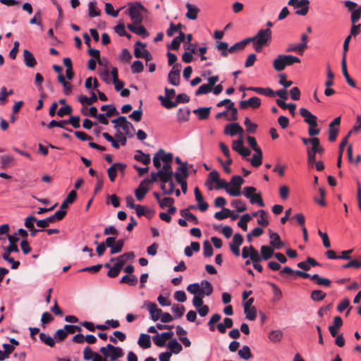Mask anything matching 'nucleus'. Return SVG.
<instances>
[{
	"instance_id": "obj_57",
	"label": "nucleus",
	"mask_w": 361,
	"mask_h": 361,
	"mask_svg": "<svg viewBox=\"0 0 361 361\" xmlns=\"http://www.w3.org/2000/svg\"><path fill=\"white\" fill-rule=\"evenodd\" d=\"M203 255L205 257H209L212 256L214 250L211 243L208 240H205L203 243Z\"/></svg>"
},
{
	"instance_id": "obj_18",
	"label": "nucleus",
	"mask_w": 361,
	"mask_h": 361,
	"mask_svg": "<svg viewBox=\"0 0 361 361\" xmlns=\"http://www.w3.org/2000/svg\"><path fill=\"white\" fill-rule=\"evenodd\" d=\"M270 245L272 247L280 249L283 246V243L281 241L280 236L278 233L272 232L269 230Z\"/></svg>"
},
{
	"instance_id": "obj_30",
	"label": "nucleus",
	"mask_w": 361,
	"mask_h": 361,
	"mask_svg": "<svg viewBox=\"0 0 361 361\" xmlns=\"http://www.w3.org/2000/svg\"><path fill=\"white\" fill-rule=\"evenodd\" d=\"M127 27L131 32H133L137 35H141L144 37L148 36V32L142 25L136 27L134 25L128 24L127 25Z\"/></svg>"
},
{
	"instance_id": "obj_20",
	"label": "nucleus",
	"mask_w": 361,
	"mask_h": 361,
	"mask_svg": "<svg viewBox=\"0 0 361 361\" xmlns=\"http://www.w3.org/2000/svg\"><path fill=\"white\" fill-rule=\"evenodd\" d=\"M24 63L29 68H35L37 64L34 55L28 50L24 49Z\"/></svg>"
},
{
	"instance_id": "obj_47",
	"label": "nucleus",
	"mask_w": 361,
	"mask_h": 361,
	"mask_svg": "<svg viewBox=\"0 0 361 361\" xmlns=\"http://www.w3.org/2000/svg\"><path fill=\"white\" fill-rule=\"evenodd\" d=\"M11 252H8V250H5L4 252L2 255V257L4 259L6 260L7 262L11 263V268L12 269H17L20 265L19 261H15L13 257H10V254Z\"/></svg>"
},
{
	"instance_id": "obj_61",
	"label": "nucleus",
	"mask_w": 361,
	"mask_h": 361,
	"mask_svg": "<svg viewBox=\"0 0 361 361\" xmlns=\"http://www.w3.org/2000/svg\"><path fill=\"white\" fill-rule=\"evenodd\" d=\"M231 204L236 208V211L239 213L243 212L247 209L246 205L240 200H234Z\"/></svg>"
},
{
	"instance_id": "obj_43",
	"label": "nucleus",
	"mask_w": 361,
	"mask_h": 361,
	"mask_svg": "<svg viewBox=\"0 0 361 361\" xmlns=\"http://www.w3.org/2000/svg\"><path fill=\"white\" fill-rule=\"evenodd\" d=\"M39 336L41 341L42 343H44V344H46L47 345L51 347V348L55 345L56 342L54 341V338H52L51 336H50L44 333H40Z\"/></svg>"
},
{
	"instance_id": "obj_36",
	"label": "nucleus",
	"mask_w": 361,
	"mask_h": 361,
	"mask_svg": "<svg viewBox=\"0 0 361 361\" xmlns=\"http://www.w3.org/2000/svg\"><path fill=\"white\" fill-rule=\"evenodd\" d=\"M77 197V192L75 190H71L68 195H67L66 198L64 200V201L61 204V209H66L69 204H72Z\"/></svg>"
},
{
	"instance_id": "obj_42",
	"label": "nucleus",
	"mask_w": 361,
	"mask_h": 361,
	"mask_svg": "<svg viewBox=\"0 0 361 361\" xmlns=\"http://www.w3.org/2000/svg\"><path fill=\"white\" fill-rule=\"evenodd\" d=\"M124 240L123 239H118L116 240L114 245L110 247V253L111 255H114L116 253L120 252L124 245Z\"/></svg>"
},
{
	"instance_id": "obj_26",
	"label": "nucleus",
	"mask_w": 361,
	"mask_h": 361,
	"mask_svg": "<svg viewBox=\"0 0 361 361\" xmlns=\"http://www.w3.org/2000/svg\"><path fill=\"white\" fill-rule=\"evenodd\" d=\"M138 345L143 349L151 347L150 336L146 334H141L137 341Z\"/></svg>"
},
{
	"instance_id": "obj_54",
	"label": "nucleus",
	"mask_w": 361,
	"mask_h": 361,
	"mask_svg": "<svg viewBox=\"0 0 361 361\" xmlns=\"http://www.w3.org/2000/svg\"><path fill=\"white\" fill-rule=\"evenodd\" d=\"M135 255L133 252H126L116 257V262L120 263L121 262L123 267L128 259H133Z\"/></svg>"
},
{
	"instance_id": "obj_62",
	"label": "nucleus",
	"mask_w": 361,
	"mask_h": 361,
	"mask_svg": "<svg viewBox=\"0 0 361 361\" xmlns=\"http://www.w3.org/2000/svg\"><path fill=\"white\" fill-rule=\"evenodd\" d=\"M144 70V66L140 61H135L131 65L132 73H140Z\"/></svg>"
},
{
	"instance_id": "obj_27",
	"label": "nucleus",
	"mask_w": 361,
	"mask_h": 361,
	"mask_svg": "<svg viewBox=\"0 0 361 361\" xmlns=\"http://www.w3.org/2000/svg\"><path fill=\"white\" fill-rule=\"evenodd\" d=\"M13 93V90H7L6 86L1 87L0 89V105H4L8 101V97Z\"/></svg>"
},
{
	"instance_id": "obj_63",
	"label": "nucleus",
	"mask_w": 361,
	"mask_h": 361,
	"mask_svg": "<svg viewBox=\"0 0 361 361\" xmlns=\"http://www.w3.org/2000/svg\"><path fill=\"white\" fill-rule=\"evenodd\" d=\"M171 310L176 314V317L180 318L184 314L185 310L183 305L174 304L171 307Z\"/></svg>"
},
{
	"instance_id": "obj_24",
	"label": "nucleus",
	"mask_w": 361,
	"mask_h": 361,
	"mask_svg": "<svg viewBox=\"0 0 361 361\" xmlns=\"http://www.w3.org/2000/svg\"><path fill=\"white\" fill-rule=\"evenodd\" d=\"M311 280L314 281L318 286L324 287H330L331 284V280L321 277L317 274L312 275Z\"/></svg>"
},
{
	"instance_id": "obj_1",
	"label": "nucleus",
	"mask_w": 361,
	"mask_h": 361,
	"mask_svg": "<svg viewBox=\"0 0 361 361\" xmlns=\"http://www.w3.org/2000/svg\"><path fill=\"white\" fill-rule=\"evenodd\" d=\"M100 353L104 355V358L109 357L111 361H116L124 355L121 348L116 347L111 344H107L106 346L102 347Z\"/></svg>"
},
{
	"instance_id": "obj_7",
	"label": "nucleus",
	"mask_w": 361,
	"mask_h": 361,
	"mask_svg": "<svg viewBox=\"0 0 361 361\" xmlns=\"http://www.w3.org/2000/svg\"><path fill=\"white\" fill-rule=\"evenodd\" d=\"M126 164L123 163H114L108 169V176L111 182H114L117 176V171L123 172L126 169Z\"/></svg>"
},
{
	"instance_id": "obj_29",
	"label": "nucleus",
	"mask_w": 361,
	"mask_h": 361,
	"mask_svg": "<svg viewBox=\"0 0 361 361\" xmlns=\"http://www.w3.org/2000/svg\"><path fill=\"white\" fill-rule=\"evenodd\" d=\"M97 2L94 0L91 1L88 4V15L90 18L99 16L101 11L97 8Z\"/></svg>"
},
{
	"instance_id": "obj_4",
	"label": "nucleus",
	"mask_w": 361,
	"mask_h": 361,
	"mask_svg": "<svg viewBox=\"0 0 361 361\" xmlns=\"http://www.w3.org/2000/svg\"><path fill=\"white\" fill-rule=\"evenodd\" d=\"M309 0H289L288 2V6H293L294 8L301 7V9L297 10L295 11V14L302 16L307 15L309 11Z\"/></svg>"
},
{
	"instance_id": "obj_39",
	"label": "nucleus",
	"mask_w": 361,
	"mask_h": 361,
	"mask_svg": "<svg viewBox=\"0 0 361 361\" xmlns=\"http://www.w3.org/2000/svg\"><path fill=\"white\" fill-rule=\"evenodd\" d=\"M122 269V262H116L115 264L108 271L107 276L111 278H114L118 276L121 270Z\"/></svg>"
},
{
	"instance_id": "obj_38",
	"label": "nucleus",
	"mask_w": 361,
	"mask_h": 361,
	"mask_svg": "<svg viewBox=\"0 0 361 361\" xmlns=\"http://www.w3.org/2000/svg\"><path fill=\"white\" fill-rule=\"evenodd\" d=\"M157 154L164 164L172 163L173 154L171 153H166L163 149H159Z\"/></svg>"
},
{
	"instance_id": "obj_13",
	"label": "nucleus",
	"mask_w": 361,
	"mask_h": 361,
	"mask_svg": "<svg viewBox=\"0 0 361 361\" xmlns=\"http://www.w3.org/2000/svg\"><path fill=\"white\" fill-rule=\"evenodd\" d=\"M243 243V238L241 234L235 233L233 235V240L230 243V249L235 256L240 255L239 247Z\"/></svg>"
},
{
	"instance_id": "obj_22",
	"label": "nucleus",
	"mask_w": 361,
	"mask_h": 361,
	"mask_svg": "<svg viewBox=\"0 0 361 361\" xmlns=\"http://www.w3.org/2000/svg\"><path fill=\"white\" fill-rule=\"evenodd\" d=\"M134 159L145 165L149 164L151 161L150 155L149 154L143 153L141 150H137L135 152Z\"/></svg>"
},
{
	"instance_id": "obj_35",
	"label": "nucleus",
	"mask_w": 361,
	"mask_h": 361,
	"mask_svg": "<svg viewBox=\"0 0 361 361\" xmlns=\"http://www.w3.org/2000/svg\"><path fill=\"white\" fill-rule=\"evenodd\" d=\"M255 152H256V154H255L252 156V159H250V163L252 166L259 167L262 163V157H263L262 151L261 149V150L256 151Z\"/></svg>"
},
{
	"instance_id": "obj_46",
	"label": "nucleus",
	"mask_w": 361,
	"mask_h": 361,
	"mask_svg": "<svg viewBox=\"0 0 361 361\" xmlns=\"http://www.w3.org/2000/svg\"><path fill=\"white\" fill-rule=\"evenodd\" d=\"M238 355L243 360H249L252 357L250 349L247 345H243L238 352Z\"/></svg>"
},
{
	"instance_id": "obj_16",
	"label": "nucleus",
	"mask_w": 361,
	"mask_h": 361,
	"mask_svg": "<svg viewBox=\"0 0 361 361\" xmlns=\"http://www.w3.org/2000/svg\"><path fill=\"white\" fill-rule=\"evenodd\" d=\"M280 274L281 275H283L285 274H295V275H297V276H298L300 277H302L303 279H308L309 278V279H311V277H312V275H310V274H308L307 272L299 271V270L294 271L293 269H291L289 267H283V269L280 271Z\"/></svg>"
},
{
	"instance_id": "obj_8",
	"label": "nucleus",
	"mask_w": 361,
	"mask_h": 361,
	"mask_svg": "<svg viewBox=\"0 0 361 361\" xmlns=\"http://www.w3.org/2000/svg\"><path fill=\"white\" fill-rule=\"evenodd\" d=\"M150 181L149 179L145 178L142 180L137 188L135 190V195L137 200L141 201L145 197V195L149 191V185Z\"/></svg>"
},
{
	"instance_id": "obj_10",
	"label": "nucleus",
	"mask_w": 361,
	"mask_h": 361,
	"mask_svg": "<svg viewBox=\"0 0 361 361\" xmlns=\"http://www.w3.org/2000/svg\"><path fill=\"white\" fill-rule=\"evenodd\" d=\"M143 306H146L153 321H157L160 318L161 310L158 308L157 305L152 302H145Z\"/></svg>"
},
{
	"instance_id": "obj_2",
	"label": "nucleus",
	"mask_w": 361,
	"mask_h": 361,
	"mask_svg": "<svg viewBox=\"0 0 361 361\" xmlns=\"http://www.w3.org/2000/svg\"><path fill=\"white\" fill-rule=\"evenodd\" d=\"M128 14L135 24H139L142 21V12H146L145 8L139 2L131 4L128 9Z\"/></svg>"
},
{
	"instance_id": "obj_50",
	"label": "nucleus",
	"mask_w": 361,
	"mask_h": 361,
	"mask_svg": "<svg viewBox=\"0 0 361 361\" xmlns=\"http://www.w3.org/2000/svg\"><path fill=\"white\" fill-rule=\"evenodd\" d=\"M326 296V294L321 290H314L312 291L310 298L313 301H322Z\"/></svg>"
},
{
	"instance_id": "obj_21",
	"label": "nucleus",
	"mask_w": 361,
	"mask_h": 361,
	"mask_svg": "<svg viewBox=\"0 0 361 361\" xmlns=\"http://www.w3.org/2000/svg\"><path fill=\"white\" fill-rule=\"evenodd\" d=\"M341 70L342 73L346 80V82L352 87H356V83L355 82L350 78V76L348 74V69H347V62L346 59L341 61Z\"/></svg>"
},
{
	"instance_id": "obj_59",
	"label": "nucleus",
	"mask_w": 361,
	"mask_h": 361,
	"mask_svg": "<svg viewBox=\"0 0 361 361\" xmlns=\"http://www.w3.org/2000/svg\"><path fill=\"white\" fill-rule=\"evenodd\" d=\"M54 222L55 221H54V219L51 217V216H50L44 219L37 220V226L39 228H45L49 226L51 224H53Z\"/></svg>"
},
{
	"instance_id": "obj_45",
	"label": "nucleus",
	"mask_w": 361,
	"mask_h": 361,
	"mask_svg": "<svg viewBox=\"0 0 361 361\" xmlns=\"http://www.w3.org/2000/svg\"><path fill=\"white\" fill-rule=\"evenodd\" d=\"M232 210L223 207L222 210L214 214V217L218 220H223L231 216Z\"/></svg>"
},
{
	"instance_id": "obj_37",
	"label": "nucleus",
	"mask_w": 361,
	"mask_h": 361,
	"mask_svg": "<svg viewBox=\"0 0 361 361\" xmlns=\"http://www.w3.org/2000/svg\"><path fill=\"white\" fill-rule=\"evenodd\" d=\"M158 99L161 102V105L167 109H171L176 106L175 101H171V98L160 95L158 97Z\"/></svg>"
},
{
	"instance_id": "obj_31",
	"label": "nucleus",
	"mask_w": 361,
	"mask_h": 361,
	"mask_svg": "<svg viewBox=\"0 0 361 361\" xmlns=\"http://www.w3.org/2000/svg\"><path fill=\"white\" fill-rule=\"evenodd\" d=\"M250 42V39H247V38L234 44L229 48V53H234L235 51L243 50L245 47Z\"/></svg>"
},
{
	"instance_id": "obj_15",
	"label": "nucleus",
	"mask_w": 361,
	"mask_h": 361,
	"mask_svg": "<svg viewBox=\"0 0 361 361\" xmlns=\"http://www.w3.org/2000/svg\"><path fill=\"white\" fill-rule=\"evenodd\" d=\"M243 133V129L238 123L228 124L224 129V133L231 136H234L238 133L241 134Z\"/></svg>"
},
{
	"instance_id": "obj_64",
	"label": "nucleus",
	"mask_w": 361,
	"mask_h": 361,
	"mask_svg": "<svg viewBox=\"0 0 361 361\" xmlns=\"http://www.w3.org/2000/svg\"><path fill=\"white\" fill-rule=\"evenodd\" d=\"M168 80L172 85H174V86L179 85L180 74L169 73Z\"/></svg>"
},
{
	"instance_id": "obj_49",
	"label": "nucleus",
	"mask_w": 361,
	"mask_h": 361,
	"mask_svg": "<svg viewBox=\"0 0 361 361\" xmlns=\"http://www.w3.org/2000/svg\"><path fill=\"white\" fill-rule=\"evenodd\" d=\"M121 283L135 286L137 283V278L135 275H125L121 279Z\"/></svg>"
},
{
	"instance_id": "obj_5",
	"label": "nucleus",
	"mask_w": 361,
	"mask_h": 361,
	"mask_svg": "<svg viewBox=\"0 0 361 361\" xmlns=\"http://www.w3.org/2000/svg\"><path fill=\"white\" fill-rule=\"evenodd\" d=\"M271 39V30L269 28L259 30L255 37L247 38V39H250V42L257 40L264 45H267Z\"/></svg>"
},
{
	"instance_id": "obj_53",
	"label": "nucleus",
	"mask_w": 361,
	"mask_h": 361,
	"mask_svg": "<svg viewBox=\"0 0 361 361\" xmlns=\"http://www.w3.org/2000/svg\"><path fill=\"white\" fill-rule=\"evenodd\" d=\"M284 61L285 66H291L295 63H300V59L298 57L292 55H283L281 54Z\"/></svg>"
},
{
	"instance_id": "obj_52",
	"label": "nucleus",
	"mask_w": 361,
	"mask_h": 361,
	"mask_svg": "<svg viewBox=\"0 0 361 361\" xmlns=\"http://www.w3.org/2000/svg\"><path fill=\"white\" fill-rule=\"evenodd\" d=\"M283 338V332L281 330L271 331L269 334V338L272 342H279Z\"/></svg>"
},
{
	"instance_id": "obj_19",
	"label": "nucleus",
	"mask_w": 361,
	"mask_h": 361,
	"mask_svg": "<svg viewBox=\"0 0 361 361\" xmlns=\"http://www.w3.org/2000/svg\"><path fill=\"white\" fill-rule=\"evenodd\" d=\"M185 7L188 10L185 14L186 18L190 20H196L197 18V14L200 12V9L197 6L190 3H187L185 4Z\"/></svg>"
},
{
	"instance_id": "obj_25",
	"label": "nucleus",
	"mask_w": 361,
	"mask_h": 361,
	"mask_svg": "<svg viewBox=\"0 0 361 361\" xmlns=\"http://www.w3.org/2000/svg\"><path fill=\"white\" fill-rule=\"evenodd\" d=\"M260 252L264 260H268L275 254L274 252V247L268 245L261 246Z\"/></svg>"
},
{
	"instance_id": "obj_34",
	"label": "nucleus",
	"mask_w": 361,
	"mask_h": 361,
	"mask_svg": "<svg viewBox=\"0 0 361 361\" xmlns=\"http://www.w3.org/2000/svg\"><path fill=\"white\" fill-rule=\"evenodd\" d=\"M190 111L188 107L179 109L177 113L178 120L180 122L187 121L189 119Z\"/></svg>"
},
{
	"instance_id": "obj_41",
	"label": "nucleus",
	"mask_w": 361,
	"mask_h": 361,
	"mask_svg": "<svg viewBox=\"0 0 361 361\" xmlns=\"http://www.w3.org/2000/svg\"><path fill=\"white\" fill-rule=\"evenodd\" d=\"M216 49L221 52V55L224 57H227L229 53L228 44L225 42H217Z\"/></svg>"
},
{
	"instance_id": "obj_44",
	"label": "nucleus",
	"mask_w": 361,
	"mask_h": 361,
	"mask_svg": "<svg viewBox=\"0 0 361 361\" xmlns=\"http://www.w3.org/2000/svg\"><path fill=\"white\" fill-rule=\"evenodd\" d=\"M97 101V96L95 93L92 92L91 97H87V96H81L79 98V102L82 104L91 105Z\"/></svg>"
},
{
	"instance_id": "obj_3",
	"label": "nucleus",
	"mask_w": 361,
	"mask_h": 361,
	"mask_svg": "<svg viewBox=\"0 0 361 361\" xmlns=\"http://www.w3.org/2000/svg\"><path fill=\"white\" fill-rule=\"evenodd\" d=\"M256 188L252 186H248L244 188V195L250 199L251 204H257L260 207H264V203L262 198L261 194H254L256 191Z\"/></svg>"
},
{
	"instance_id": "obj_32",
	"label": "nucleus",
	"mask_w": 361,
	"mask_h": 361,
	"mask_svg": "<svg viewBox=\"0 0 361 361\" xmlns=\"http://www.w3.org/2000/svg\"><path fill=\"white\" fill-rule=\"evenodd\" d=\"M258 212H259V216L257 219V224L263 227H267L269 224V214L263 209L258 210Z\"/></svg>"
},
{
	"instance_id": "obj_33",
	"label": "nucleus",
	"mask_w": 361,
	"mask_h": 361,
	"mask_svg": "<svg viewBox=\"0 0 361 361\" xmlns=\"http://www.w3.org/2000/svg\"><path fill=\"white\" fill-rule=\"evenodd\" d=\"M168 348L170 353L174 354H178L183 350L182 345L176 339H172L168 343Z\"/></svg>"
},
{
	"instance_id": "obj_56",
	"label": "nucleus",
	"mask_w": 361,
	"mask_h": 361,
	"mask_svg": "<svg viewBox=\"0 0 361 361\" xmlns=\"http://www.w3.org/2000/svg\"><path fill=\"white\" fill-rule=\"evenodd\" d=\"M142 101H140V105L137 110L133 111L130 115L129 118L136 122H139L142 119Z\"/></svg>"
},
{
	"instance_id": "obj_6",
	"label": "nucleus",
	"mask_w": 361,
	"mask_h": 361,
	"mask_svg": "<svg viewBox=\"0 0 361 361\" xmlns=\"http://www.w3.org/2000/svg\"><path fill=\"white\" fill-rule=\"evenodd\" d=\"M18 235L23 236V228H19L13 235H8L9 245L4 248L8 252H18L16 243L19 240Z\"/></svg>"
},
{
	"instance_id": "obj_28",
	"label": "nucleus",
	"mask_w": 361,
	"mask_h": 361,
	"mask_svg": "<svg viewBox=\"0 0 361 361\" xmlns=\"http://www.w3.org/2000/svg\"><path fill=\"white\" fill-rule=\"evenodd\" d=\"M219 173H218L217 171L214 170L209 173L208 178L206 181V185H209L208 189L209 190H213V187L211 185L212 183H216V182L219 180Z\"/></svg>"
},
{
	"instance_id": "obj_40",
	"label": "nucleus",
	"mask_w": 361,
	"mask_h": 361,
	"mask_svg": "<svg viewBox=\"0 0 361 361\" xmlns=\"http://www.w3.org/2000/svg\"><path fill=\"white\" fill-rule=\"evenodd\" d=\"M250 258L252 264L259 262L262 259V255L259 254L258 251L255 249L252 245L249 247Z\"/></svg>"
},
{
	"instance_id": "obj_51",
	"label": "nucleus",
	"mask_w": 361,
	"mask_h": 361,
	"mask_svg": "<svg viewBox=\"0 0 361 361\" xmlns=\"http://www.w3.org/2000/svg\"><path fill=\"white\" fill-rule=\"evenodd\" d=\"M251 220V216L249 214H243L240 221L238 222V226L243 231H246L247 229V222Z\"/></svg>"
},
{
	"instance_id": "obj_14",
	"label": "nucleus",
	"mask_w": 361,
	"mask_h": 361,
	"mask_svg": "<svg viewBox=\"0 0 361 361\" xmlns=\"http://www.w3.org/2000/svg\"><path fill=\"white\" fill-rule=\"evenodd\" d=\"M261 105V99L257 97H252L247 100L240 101L239 106L242 109H245L250 106L252 109H257Z\"/></svg>"
},
{
	"instance_id": "obj_11",
	"label": "nucleus",
	"mask_w": 361,
	"mask_h": 361,
	"mask_svg": "<svg viewBox=\"0 0 361 361\" xmlns=\"http://www.w3.org/2000/svg\"><path fill=\"white\" fill-rule=\"evenodd\" d=\"M82 114L85 116H89L92 117L97 118L99 121L103 125H107L109 123V120L107 119V116L105 114H98L97 109L95 106H91L90 108V113H86L84 110L82 111Z\"/></svg>"
},
{
	"instance_id": "obj_23",
	"label": "nucleus",
	"mask_w": 361,
	"mask_h": 361,
	"mask_svg": "<svg viewBox=\"0 0 361 361\" xmlns=\"http://www.w3.org/2000/svg\"><path fill=\"white\" fill-rule=\"evenodd\" d=\"M211 107H200L193 110L200 120L207 119L209 116Z\"/></svg>"
},
{
	"instance_id": "obj_55",
	"label": "nucleus",
	"mask_w": 361,
	"mask_h": 361,
	"mask_svg": "<svg viewBox=\"0 0 361 361\" xmlns=\"http://www.w3.org/2000/svg\"><path fill=\"white\" fill-rule=\"evenodd\" d=\"M286 51L288 52L295 51V52H298L300 55H302L303 52L305 51L304 44H288Z\"/></svg>"
},
{
	"instance_id": "obj_17",
	"label": "nucleus",
	"mask_w": 361,
	"mask_h": 361,
	"mask_svg": "<svg viewBox=\"0 0 361 361\" xmlns=\"http://www.w3.org/2000/svg\"><path fill=\"white\" fill-rule=\"evenodd\" d=\"M200 295L202 296H209L213 293V286L212 283L207 281L202 280L200 283Z\"/></svg>"
},
{
	"instance_id": "obj_60",
	"label": "nucleus",
	"mask_w": 361,
	"mask_h": 361,
	"mask_svg": "<svg viewBox=\"0 0 361 361\" xmlns=\"http://www.w3.org/2000/svg\"><path fill=\"white\" fill-rule=\"evenodd\" d=\"M29 23L31 25L36 24V25L40 26L42 30H43L41 13L39 11H37V12H35L33 18H32L30 20Z\"/></svg>"
},
{
	"instance_id": "obj_48",
	"label": "nucleus",
	"mask_w": 361,
	"mask_h": 361,
	"mask_svg": "<svg viewBox=\"0 0 361 361\" xmlns=\"http://www.w3.org/2000/svg\"><path fill=\"white\" fill-rule=\"evenodd\" d=\"M273 66L276 71H281L284 70L286 66L281 54L279 55L277 58H276V59L274 61Z\"/></svg>"
},
{
	"instance_id": "obj_9",
	"label": "nucleus",
	"mask_w": 361,
	"mask_h": 361,
	"mask_svg": "<svg viewBox=\"0 0 361 361\" xmlns=\"http://www.w3.org/2000/svg\"><path fill=\"white\" fill-rule=\"evenodd\" d=\"M300 114L304 118V121L312 126H317V117L313 115L305 108L300 109Z\"/></svg>"
},
{
	"instance_id": "obj_12",
	"label": "nucleus",
	"mask_w": 361,
	"mask_h": 361,
	"mask_svg": "<svg viewBox=\"0 0 361 361\" xmlns=\"http://www.w3.org/2000/svg\"><path fill=\"white\" fill-rule=\"evenodd\" d=\"M37 219L34 216H29L25 218L24 226L28 229L31 236H35L38 232H42L43 229H37L35 227V223L37 224Z\"/></svg>"
},
{
	"instance_id": "obj_58",
	"label": "nucleus",
	"mask_w": 361,
	"mask_h": 361,
	"mask_svg": "<svg viewBox=\"0 0 361 361\" xmlns=\"http://www.w3.org/2000/svg\"><path fill=\"white\" fill-rule=\"evenodd\" d=\"M244 125L246 128V131L249 133H255L256 132L257 126L251 122L248 117L245 118Z\"/></svg>"
}]
</instances>
